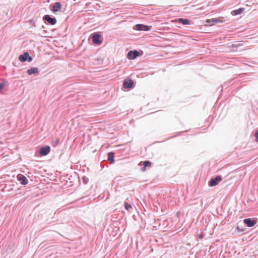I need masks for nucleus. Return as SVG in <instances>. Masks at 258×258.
Listing matches in <instances>:
<instances>
[{"mask_svg":"<svg viewBox=\"0 0 258 258\" xmlns=\"http://www.w3.org/2000/svg\"><path fill=\"white\" fill-rule=\"evenodd\" d=\"M19 59L21 62H25L27 60L30 62L32 60V58L31 56L29 55V53L27 52H26L23 55H20L19 56Z\"/></svg>","mask_w":258,"mask_h":258,"instance_id":"f257e3e1","label":"nucleus"},{"mask_svg":"<svg viewBox=\"0 0 258 258\" xmlns=\"http://www.w3.org/2000/svg\"><path fill=\"white\" fill-rule=\"evenodd\" d=\"M93 43L95 44H100L102 43L101 35L97 33H94L92 35Z\"/></svg>","mask_w":258,"mask_h":258,"instance_id":"f03ea898","label":"nucleus"},{"mask_svg":"<svg viewBox=\"0 0 258 258\" xmlns=\"http://www.w3.org/2000/svg\"><path fill=\"white\" fill-rule=\"evenodd\" d=\"M222 180V178L220 176H217L214 178H212L209 181V185L210 186H214L218 184V183Z\"/></svg>","mask_w":258,"mask_h":258,"instance_id":"7ed1b4c3","label":"nucleus"},{"mask_svg":"<svg viewBox=\"0 0 258 258\" xmlns=\"http://www.w3.org/2000/svg\"><path fill=\"white\" fill-rule=\"evenodd\" d=\"M140 55V53L137 51L134 50L130 51L127 53V58L129 59H134Z\"/></svg>","mask_w":258,"mask_h":258,"instance_id":"20e7f679","label":"nucleus"},{"mask_svg":"<svg viewBox=\"0 0 258 258\" xmlns=\"http://www.w3.org/2000/svg\"><path fill=\"white\" fill-rule=\"evenodd\" d=\"M134 85V81L130 79L124 80L123 83V87L124 88L130 89L133 87Z\"/></svg>","mask_w":258,"mask_h":258,"instance_id":"39448f33","label":"nucleus"},{"mask_svg":"<svg viewBox=\"0 0 258 258\" xmlns=\"http://www.w3.org/2000/svg\"><path fill=\"white\" fill-rule=\"evenodd\" d=\"M151 26H148L142 24H137L135 27V29L139 31H149L150 30Z\"/></svg>","mask_w":258,"mask_h":258,"instance_id":"423d86ee","label":"nucleus"},{"mask_svg":"<svg viewBox=\"0 0 258 258\" xmlns=\"http://www.w3.org/2000/svg\"><path fill=\"white\" fill-rule=\"evenodd\" d=\"M50 151V148L48 146L42 147L40 149V154L41 156H46L49 154Z\"/></svg>","mask_w":258,"mask_h":258,"instance_id":"0eeeda50","label":"nucleus"},{"mask_svg":"<svg viewBox=\"0 0 258 258\" xmlns=\"http://www.w3.org/2000/svg\"><path fill=\"white\" fill-rule=\"evenodd\" d=\"M243 222L248 227H252L257 222L255 220L247 218L243 220Z\"/></svg>","mask_w":258,"mask_h":258,"instance_id":"6e6552de","label":"nucleus"},{"mask_svg":"<svg viewBox=\"0 0 258 258\" xmlns=\"http://www.w3.org/2000/svg\"><path fill=\"white\" fill-rule=\"evenodd\" d=\"M43 19L46 21L50 25H54L56 23V20L54 18H51L49 15H46L43 17Z\"/></svg>","mask_w":258,"mask_h":258,"instance_id":"1a4fd4ad","label":"nucleus"},{"mask_svg":"<svg viewBox=\"0 0 258 258\" xmlns=\"http://www.w3.org/2000/svg\"><path fill=\"white\" fill-rule=\"evenodd\" d=\"M17 179L20 182L22 185H26L28 183V180L27 178L22 174H18L17 175Z\"/></svg>","mask_w":258,"mask_h":258,"instance_id":"9d476101","label":"nucleus"},{"mask_svg":"<svg viewBox=\"0 0 258 258\" xmlns=\"http://www.w3.org/2000/svg\"><path fill=\"white\" fill-rule=\"evenodd\" d=\"M172 22H179L181 23L183 25L189 24V20L187 19L179 18L176 20L171 21Z\"/></svg>","mask_w":258,"mask_h":258,"instance_id":"9b49d317","label":"nucleus"},{"mask_svg":"<svg viewBox=\"0 0 258 258\" xmlns=\"http://www.w3.org/2000/svg\"><path fill=\"white\" fill-rule=\"evenodd\" d=\"M62 6L61 4L59 2L55 3L53 4L52 6V11L53 12H56L58 11L59 10L61 9Z\"/></svg>","mask_w":258,"mask_h":258,"instance_id":"f8f14e48","label":"nucleus"},{"mask_svg":"<svg viewBox=\"0 0 258 258\" xmlns=\"http://www.w3.org/2000/svg\"><path fill=\"white\" fill-rule=\"evenodd\" d=\"M223 22V21L222 20L221 18H216L212 19L211 20H207L206 21V22L208 23H210L211 22L218 23H222Z\"/></svg>","mask_w":258,"mask_h":258,"instance_id":"ddd939ff","label":"nucleus"},{"mask_svg":"<svg viewBox=\"0 0 258 258\" xmlns=\"http://www.w3.org/2000/svg\"><path fill=\"white\" fill-rule=\"evenodd\" d=\"M38 72V69L37 68H31L27 70V73L29 75L33 74H37Z\"/></svg>","mask_w":258,"mask_h":258,"instance_id":"4468645a","label":"nucleus"},{"mask_svg":"<svg viewBox=\"0 0 258 258\" xmlns=\"http://www.w3.org/2000/svg\"><path fill=\"white\" fill-rule=\"evenodd\" d=\"M151 166V162L149 161H146L143 163V167L141 168L142 171H145L147 167H149Z\"/></svg>","mask_w":258,"mask_h":258,"instance_id":"2eb2a0df","label":"nucleus"},{"mask_svg":"<svg viewBox=\"0 0 258 258\" xmlns=\"http://www.w3.org/2000/svg\"><path fill=\"white\" fill-rule=\"evenodd\" d=\"M243 10L244 9L243 8H239L237 10L232 11L231 14L233 16L238 15L241 14L243 12Z\"/></svg>","mask_w":258,"mask_h":258,"instance_id":"dca6fc26","label":"nucleus"},{"mask_svg":"<svg viewBox=\"0 0 258 258\" xmlns=\"http://www.w3.org/2000/svg\"><path fill=\"white\" fill-rule=\"evenodd\" d=\"M108 160L111 161V163L114 162V154L113 153L110 152L108 153Z\"/></svg>","mask_w":258,"mask_h":258,"instance_id":"f3484780","label":"nucleus"},{"mask_svg":"<svg viewBox=\"0 0 258 258\" xmlns=\"http://www.w3.org/2000/svg\"><path fill=\"white\" fill-rule=\"evenodd\" d=\"M124 208L126 210H129L132 208V206L127 203H125Z\"/></svg>","mask_w":258,"mask_h":258,"instance_id":"a211bd4d","label":"nucleus"},{"mask_svg":"<svg viewBox=\"0 0 258 258\" xmlns=\"http://www.w3.org/2000/svg\"><path fill=\"white\" fill-rule=\"evenodd\" d=\"M58 143H59V139H57L55 142H53L52 143V145L53 146L55 147L58 145Z\"/></svg>","mask_w":258,"mask_h":258,"instance_id":"6ab92c4d","label":"nucleus"},{"mask_svg":"<svg viewBox=\"0 0 258 258\" xmlns=\"http://www.w3.org/2000/svg\"><path fill=\"white\" fill-rule=\"evenodd\" d=\"M255 141L258 142V131L256 132L255 134Z\"/></svg>","mask_w":258,"mask_h":258,"instance_id":"aec40b11","label":"nucleus"},{"mask_svg":"<svg viewBox=\"0 0 258 258\" xmlns=\"http://www.w3.org/2000/svg\"><path fill=\"white\" fill-rule=\"evenodd\" d=\"M5 83H1L0 84V90L3 89L5 86Z\"/></svg>","mask_w":258,"mask_h":258,"instance_id":"412c9836","label":"nucleus"},{"mask_svg":"<svg viewBox=\"0 0 258 258\" xmlns=\"http://www.w3.org/2000/svg\"><path fill=\"white\" fill-rule=\"evenodd\" d=\"M199 237L200 238V239H202L203 238V234H201L200 235H199Z\"/></svg>","mask_w":258,"mask_h":258,"instance_id":"4be33fe9","label":"nucleus"}]
</instances>
